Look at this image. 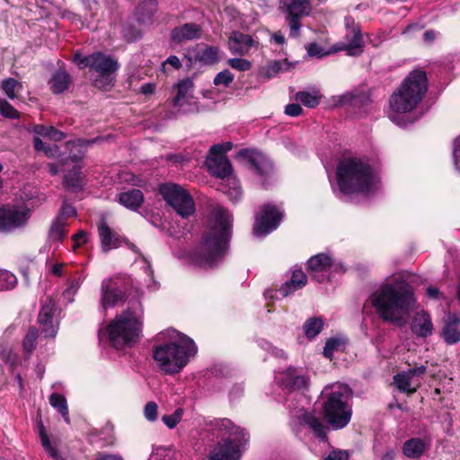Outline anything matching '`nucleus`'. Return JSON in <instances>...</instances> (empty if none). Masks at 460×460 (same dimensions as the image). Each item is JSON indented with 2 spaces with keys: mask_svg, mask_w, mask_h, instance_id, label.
<instances>
[{
  "mask_svg": "<svg viewBox=\"0 0 460 460\" xmlns=\"http://www.w3.org/2000/svg\"><path fill=\"white\" fill-rule=\"evenodd\" d=\"M164 201L182 218H189L195 213V201L190 193L176 183H164L159 188Z\"/></svg>",
  "mask_w": 460,
  "mask_h": 460,
  "instance_id": "1a4fd4ad",
  "label": "nucleus"
},
{
  "mask_svg": "<svg viewBox=\"0 0 460 460\" xmlns=\"http://www.w3.org/2000/svg\"><path fill=\"white\" fill-rule=\"evenodd\" d=\"M71 83V78L66 70H58L49 81L50 88L54 93H61L66 91Z\"/></svg>",
  "mask_w": 460,
  "mask_h": 460,
  "instance_id": "473e14b6",
  "label": "nucleus"
},
{
  "mask_svg": "<svg viewBox=\"0 0 460 460\" xmlns=\"http://www.w3.org/2000/svg\"><path fill=\"white\" fill-rule=\"evenodd\" d=\"M141 331L140 314L129 308L118 315L108 326L111 343L117 349L136 343Z\"/></svg>",
  "mask_w": 460,
  "mask_h": 460,
  "instance_id": "0eeeda50",
  "label": "nucleus"
},
{
  "mask_svg": "<svg viewBox=\"0 0 460 460\" xmlns=\"http://www.w3.org/2000/svg\"><path fill=\"white\" fill-rule=\"evenodd\" d=\"M281 385L288 390H299L305 387L308 378L295 368H288L280 379Z\"/></svg>",
  "mask_w": 460,
  "mask_h": 460,
  "instance_id": "aec40b11",
  "label": "nucleus"
},
{
  "mask_svg": "<svg viewBox=\"0 0 460 460\" xmlns=\"http://www.w3.org/2000/svg\"><path fill=\"white\" fill-rule=\"evenodd\" d=\"M189 59L200 62L204 65H213L221 59L217 48L199 44L188 51Z\"/></svg>",
  "mask_w": 460,
  "mask_h": 460,
  "instance_id": "dca6fc26",
  "label": "nucleus"
},
{
  "mask_svg": "<svg viewBox=\"0 0 460 460\" xmlns=\"http://www.w3.org/2000/svg\"><path fill=\"white\" fill-rule=\"evenodd\" d=\"M303 15L287 14V21L290 27L291 37H296L298 35L301 27L300 18Z\"/></svg>",
  "mask_w": 460,
  "mask_h": 460,
  "instance_id": "09e8293b",
  "label": "nucleus"
},
{
  "mask_svg": "<svg viewBox=\"0 0 460 460\" xmlns=\"http://www.w3.org/2000/svg\"><path fill=\"white\" fill-rule=\"evenodd\" d=\"M67 222L56 218L49 229V238L53 241H61L66 235Z\"/></svg>",
  "mask_w": 460,
  "mask_h": 460,
  "instance_id": "79ce46f5",
  "label": "nucleus"
},
{
  "mask_svg": "<svg viewBox=\"0 0 460 460\" xmlns=\"http://www.w3.org/2000/svg\"><path fill=\"white\" fill-rule=\"evenodd\" d=\"M183 413L184 410L182 408H177L172 414L164 415L162 421L168 429H172L181 422Z\"/></svg>",
  "mask_w": 460,
  "mask_h": 460,
  "instance_id": "c03bdc74",
  "label": "nucleus"
},
{
  "mask_svg": "<svg viewBox=\"0 0 460 460\" xmlns=\"http://www.w3.org/2000/svg\"><path fill=\"white\" fill-rule=\"evenodd\" d=\"M236 157L246 160L261 176H266L271 171L272 166L270 160L260 152L243 149L238 152Z\"/></svg>",
  "mask_w": 460,
  "mask_h": 460,
  "instance_id": "2eb2a0df",
  "label": "nucleus"
},
{
  "mask_svg": "<svg viewBox=\"0 0 460 460\" xmlns=\"http://www.w3.org/2000/svg\"><path fill=\"white\" fill-rule=\"evenodd\" d=\"M322 95L318 91L314 93L301 91L296 94V100L308 108H315L319 104Z\"/></svg>",
  "mask_w": 460,
  "mask_h": 460,
  "instance_id": "58836bf2",
  "label": "nucleus"
},
{
  "mask_svg": "<svg viewBox=\"0 0 460 460\" xmlns=\"http://www.w3.org/2000/svg\"><path fill=\"white\" fill-rule=\"evenodd\" d=\"M170 65L174 69H180L181 67V62L176 56H170L167 58L165 61L162 64V70L165 73L166 72V66Z\"/></svg>",
  "mask_w": 460,
  "mask_h": 460,
  "instance_id": "13d9d810",
  "label": "nucleus"
},
{
  "mask_svg": "<svg viewBox=\"0 0 460 460\" xmlns=\"http://www.w3.org/2000/svg\"><path fill=\"white\" fill-rule=\"evenodd\" d=\"M282 212L274 205L261 206L255 215L253 234L257 236H265L274 231L282 219Z\"/></svg>",
  "mask_w": 460,
  "mask_h": 460,
  "instance_id": "f8f14e48",
  "label": "nucleus"
},
{
  "mask_svg": "<svg viewBox=\"0 0 460 460\" xmlns=\"http://www.w3.org/2000/svg\"><path fill=\"white\" fill-rule=\"evenodd\" d=\"M229 150L230 142L217 144L209 148L205 164L212 175L222 179L229 175L230 164L227 158Z\"/></svg>",
  "mask_w": 460,
  "mask_h": 460,
  "instance_id": "9b49d317",
  "label": "nucleus"
},
{
  "mask_svg": "<svg viewBox=\"0 0 460 460\" xmlns=\"http://www.w3.org/2000/svg\"><path fill=\"white\" fill-rule=\"evenodd\" d=\"M248 441L247 434L240 427L232 426V460H239Z\"/></svg>",
  "mask_w": 460,
  "mask_h": 460,
  "instance_id": "b1692460",
  "label": "nucleus"
},
{
  "mask_svg": "<svg viewBox=\"0 0 460 460\" xmlns=\"http://www.w3.org/2000/svg\"><path fill=\"white\" fill-rule=\"evenodd\" d=\"M208 460H230V447L226 444L215 450Z\"/></svg>",
  "mask_w": 460,
  "mask_h": 460,
  "instance_id": "603ef678",
  "label": "nucleus"
},
{
  "mask_svg": "<svg viewBox=\"0 0 460 460\" xmlns=\"http://www.w3.org/2000/svg\"><path fill=\"white\" fill-rule=\"evenodd\" d=\"M176 334V340L156 346L154 349L153 357L159 368L165 374L180 373L188 364L190 357L197 353L194 341L189 337Z\"/></svg>",
  "mask_w": 460,
  "mask_h": 460,
  "instance_id": "7ed1b4c3",
  "label": "nucleus"
},
{
  "mask_svg": "<svg viewBox=\"0 0 460 460\" xmlns=\"http://www.w3.org/2000/svg\"><path fill=\"white\" fill-rule=\"evenodd\" d=\"M394 384L396 388L407 394H414L420 385L418 379H413L407 371H402L394 376Z\"/></svg>",
  "mask_w": 460,
  "mask_h": 460,
  "instance_id": "5701e85b",
  "label": "nucleus"
},
{
  "mask_svg": "<svg viewBox=\"0 0 460 460\" xmlns=\"http://www.w3.org/2000/svg\"><path fill=\"white\" fill-rule=\"evenodd\" d=\"M32 132L37 135L53 141H60L65 138V134L54 127H46L44 125H34Z\"/></svg>",
  "mask_w": 460,
  "mask_h": 460,
  "instance_id": "c9c22d12",
  "label": "nucleus"
},
{
  "mask_svg": "<svg viewBox=\"0 0 460 460\" xmlns=\"http://www.w3.org/2000/svg\"><path fill=\"white\" fill-rule=\"evenodd\" d=\"M75 62L79 68L90 67L99 74V77L94 80V85L98 88H105L111 83V74L119 68V64L111 57L101 52H95L84 57L76 53L74 57Z\"/></svg>",
  "mask_w": 460,
  "mask_h": 460,
  "instance_id": "6e6552de",
  "label": "nucleus"
},
{
  "mask_svg": "<svg viewBox=\"0 0 460 460\" xmlns=\"http://www.w3.org/2000/svg\"><path fill=\"white\" fill-rule=\"evenodd\" d=\"M75 216H76L75 208L72 205H70L66 202H64L57 218L61 219V221L67 222L68 218L75 217Z\"/></svg>",
  "mask_w": 460,
  "mask_h": 460,
  "instance_id": "3c124183",
  "label": "nucleus"
},
{
  "mask_svg": "<svg viewBox=\"0 0 460 460\" xmlns=\"http://www.w3.org/2000/svg\"><path fill=\"white\" fill-rule=\"evenodd\" d=\"M128 285L124 279L115 277L102 282L100 304L103 310L122 305L127 299Z\"/></svg>",
  "mask_w": 460,
  "mask_h": 460,
  "instance_id": "9d476101",
  "label": "nucleus"
},
{
  "mask_svg": "<svg viewBox=\"0 0 460 460\" xmlns=\"http://www.w3.org/2000/svg\"><path fill=\"white\" fill-rule=\"evenodd\" d=\"M214 84L217 86L224 85L225 87H227L230 84V72L226 69L218 73L214 78Z\"/></svg>",
  "mask_w": 460,
  "mask_h": 460,
  "instance_id": "5fc2aeb1",
  "label": "nucleus"
},
{
  "mask_svg": "<svg viewBox=\"0 0 460 460\" xmlns=\"http://www.w3.org/2000/svg\"><path fill=\"white\" fill-rule=\"evenodd\" d=\"M307 282L306 275L301 270L293 271L291 279L287 281L279 289L283 296L290 295L292 292L302 288Z\"/></svg>",
  "mask_w": 460,
  "mask_h": 460,
  "instance_id": "c756f323",
  "label": "nucleus"
},
{
  "mask_svg": "<svg viewBox=\"0 0 460 460\" xmlns=\"http://www.w3.org/2000/svg\"><path fill=\"white\" fill-rule=\"evenodd\" d=\"M454 157L455 164L457 170L460 171V137L455 141Z\"/></svg>",
  "mask_w": 460,
  "mask_h": 460,
  "instance_id": "e2e57ef3",
  "label": "nucleus"
},
{
  "mask_svg": "<svg viewBox=\"0 0 460 460\" xmlns=\"http://www.w3.org/2000/svg\"><path fill=\"white\" fill-rule=\"evenodd\" d=\"M1 89L9 99L14 100L22 90V84L14 78L8 77L1 81Z\"/></svg>",
  "mask_w": 460,
  "mask_h": 460,
  "instance_id": "f704fd0d",
  "label": "nucleus"
},
{
  "mask_svg": "<svg viewBox=\"0 0 460 460\" xmlns=\"http://www.w3.org/2000/svg\"><path fill=\"white\" fill-rule=\"evenodd\" d=\"M304 422L314 432V434L323 439L326 437V428L322 420L313 414L304 415Z\"/></svg>",
  "mask_w": 460,
  "mask_h": 460,
  "instance_id": "e433bc0d",
  "label": "nucleus"
},
{
  "mask_svg": "<svg viewBox=\"0 0 460 460\" xmlns=\"http://www.w3.org/2000/svg\"><path fill=\"white\" fill-rule=\"evenodd\" d=\"M73 239L75 243V246L82 245L86 242V234L84 231H81L78 234H75Z\"/></svg>",
  "mask_w": 460,
  "mask_h": 460,
  "instance_id": "338daca9",
  "label": "nucleus"
},
{
  "mask_svg": "<svg viewBox=\"0 0 460 460\" xmlns=\"http://www.w3.org/2000/svg\"><path fill=\"white\" fill-rule=\"evenodd\" d=\"M280 9L287 14L308 15L311 12L309 0H281Z\"/></svg>",
  "mask_w": 460,
  "mask_h": 460,
  "instance_id": "393cba45",
  "label": "nucleus"
},
{
  "mask_svg": "<svg viewBox=\"0 0 460 460\" xmlns=\"http://www.w3.org/2000/svg\"><path fill=\"white\" fill-rule=\"evenodd\" d=\"M349 454L342 450H332L323 460H348Z\"/></svg>",
  "mask_w": 460,
  "mask_h": 460,
  "instance_id": "680f3d73",
  "label": "nucleus"
},
{
  "mask_svg": "<svg viewBox=\"0 0 460 460\" xmlns=\"http://www.w3.org/2000/svg\"><path fill=\"white\" fill-rule=\"evenodd\" d=\"M201 28L196 23H185L172 31V40L174 42L181 43L186 40H192L200 38Z\"/></svg>",
  "mask_w": 460,
  "mask_h": 460,
  "instance_id": "6ab92c4d",
  "label": "nucleus"
},
{
  "mask_svg": "<svg viewBox=\"0 0 460 460\" xmlns=\"http://www.w3.org/2000/svg\"><path fill=\"white\" fill-rule=\"evenodd\" d=\"M342 345L341 340L330 339L326 341L323 348V355L329 359H332L333 352L337 350Z\"/></svg>",
  "mask_w": 460,
  "mask_h": 460,
  "instance_id": "8fccbe9b",
  "label": "nucleus"
},
{
  "mask_svg": "<svg viewBox=\"0 0 460 460\" xmlns=\"http://www.w3.org/2000/svg\"><path fill=\"white\" fill-rule=\"evenodd\" d=\"M119 202L131 210H137L144 201V195L141 190L134 189L121 192L118 195Z\"/></svg>",
  "mask_w": 460,
  "mask_h": 460,
  "instance_id": "c85d7f7f",
  "label": "nucleus"
},
{
  "mask_svg": "<svg viewBox=\"0 0 460 460\" xmlns=\"http://www.w3.org/2000/svg\"><path fill=\"white\" fill-rule=\"evenodd\" d=\"M0 114L7 119H18L19 111L6 100L0 98Z\"/></svg>",
  "mask_w": 460,
  "mask_h": 460,
  "instance_id": "49530a36",
  "label": "nucleus"
},
{
  "mask_svg": "<svg viewBox=\"0 0 460 460\" xmlns=\"http://www.w3.org/2000/svg\"><path fill=\"white\" fill-rule=\"evenodd\" d=\"M30 217V210L20 207L0 208V232H10L24 226Z\"/></svg>",
  "mask_w": 460,
  "mask_h": 460,
  "instance_id": "ddd939ff",
  "label": "nucleus"
},
{
  "mask_svg": "<svg viewBox=\"0 0 460 460\" xmlns=\"http://www.w3.org/2000/svg\"><path fill=\"white\" fill-rule=\"evenodd\" d=\"M323 322L321 318H310L304 324V330L306 337L314 338L323 329Z\"/></svg>",
  "mask_w": 460,
  "mask_h": 460,
  "instance_id": "a19ab883",
  "label": "nucleus"
},
{
  "mask_svg": "<svg viewBox=\"0 0 460 460\" xmlns=\"http://www.w3.org/2000/svg\"><path fill=\"white\" fill-rule=\"evenodd\" d=\"M331 266L332 259L323 253L311 257L307 262L308 270L319 282H323L327 278V272Z\"/></svg>",
  "mask_w": 460,
  "mask_h": 460,
  "instance_id": "f3484780",
  "label": "nucleus"
},
{
  "mask_svg": "<svg viewBox=\"0 0 460 460\" xmlns=\"http://www.w3.org/2000/svg\"><path fill=\"white\" fill-rule=\"evenodd\" d=\"M459 324L460 318L456 315L449 314L447 316L441 332V336L447 344L452 345L460 341Z\"/></svg>",
  "mask_w": 460,
  "mask_h": 460,
  "instance_id": "412c9836",
  "label": "nucleus"
},
{
  "mask_svg": "<svg viewBox=\"0 0 460 460\" xmlns=\"http://www.w3.org/2000/svg\"><path fill=\"white\" fill-rule=\"evenodd\" d=\"M426 91V73L421 70L412 71L398 91L392 94L390 98L391 109L397 113L411 112L422 100Z\"/></svg>",
  "mask_w": 460,
  "mask_h": 460,
  "instance_id": "423d86ee",
  "label": "nucleus"
},
{
  "mask_svg": "<svg viewBox=\"0 0 460 460\" xmlns=\"http://www.w3.org/2000/svg\"><path fill=\"white\" fill-rule=\"evenodd\" d=\"M158 406L155 402H148L144 408L145 418L149 421H155L157 419Z\"/></svg>",
  "mask_w": 460,
  "mask_h": 460,
  "instance_id": "864d4df0",
  "label": "nucleus"
},
{
  "mask_svg": "<svg viewBox=\"0 0 460 460\" xmlns=\"http://www.w3.org/2000/svg\"><path fill=\"white\" fill-rule=\"evenodd\" d=\"M429 448V444L419 438H411L404 442L402 452L409 458H420Z\"/></svg>",
  "mask_w": 460,
  "mask_h": 460,
  "instance_id": "cd10ccee",
  "label": "nucleus"
},
{
  "mask_svg": "<svg viewBox=\"0 0 460 460\" xmlns=\"http://www.w3.org/2000/svg\"><path fill=\"white\" fill-rule=\"evenodd\" d=\"M288 69V64L287 60L277 61L272 60L268 62L261 70V73L267 78H271L276 76L279 73L287 71Z\"/></svg>",
  "mask_w": 460,
  "mask_h": 460,
  "instance_id": "4c0bfd02",
  "label": "nucleus"
},
{
  "mask_svg": "<svg viewBox=\"0 0 460 460\" xmlns=\"http://www.w3.org/2000/svg\"><path fill=\"white\" fill-rule=\"evenodd\" d=\"M232 68L238 71H248L252 68V63L244 58H232Z\"/></svg>",
  "mask_w": 460,
  "mask_h": 460,
  "instance_id": "6e6d98bb",
  "label": "nucleus"
},
{
  "mask_svg": "<svg viewBox=\"0 0 460 460\" xmlns=\"http://www.w3.org/2000/svg\"><path fill=\"white\" fill-rule=\"evenodd\" d=\"M38 338V331L35 327L30 328L24 340H23V349L28 355H31L36 347V341Z\"/></svg>",
  "mask_w": 460,
  "mask_h": 460,
  "instance_id": "a18cd8bd",
  "label": "nucleus"
},
{
  "mask_svg": "<svg viewBox=\"0 0 460 460\" xmlns=\"http://www.w3.org/2000/svg\"><path fill=\"white\" fill-rule=\"evenodd\" d=\"M17 284V278L10 271L0 270V291L13 288Z\"/></svg>",
  "mask_w": 460,
  "mask_h": 460,
  "instance_id": "37998d69",
  "label": "nucleus"
},
{
  "mask_svg": "<svg viewBox=\"0 0 460 460\" xmlns=\"http://www.w3.org/2000/svg\"><path fill=\"white\" fill-rule=\"evenodd\" d=\"M303 111L302 107L297 103L288 104L285 108V113L291 117H297Z\"/></svg>",
  "mask_w": 460,
  "mask_h": 460,
  "instance_id": "bf43d9fd",
  "label": "nucleus"
},
{
  "mask_svg": "<svg viewBox=\"0 0 460 460\" xmlns=\"http://www.w3.org/2000/svg\"><path fill=\"white\" fill-rule=\"evenodd\" d=\"M98 233L102 243V248L104 252L119 247L124 239L116 232L111 230L104 220L100 221L98 224Z\"/></svg>",
  "mask_w": 460,
  "mask_h": 460,
  "instance_id": "a211bd4d",
  "label": "nucleus"
},
{
  "mask_svg": "<svg viewBox=\"0 0 460 460\" xmlns=\"http://www.w3.org/2000/svg\"><path fill=\"white\" fill-rule=\"evenodd\" d=\"M426 372V367L420 366L417 367L410 368L407 370V373L413 378L417 379V377L421 376Z\"/></svg>",
  "mask_w": 460,
  "mask_h": 460,
  "instance_id": "0e129e2a",
  "label": "nucleus"
},
{
  "mask_svg": "<svg viewBox=\"0 0 460 460\" xmlns=\"http://www.w3.org/2000/svg\"><path fill=\"white\" fill-rule=\"evenodd\" d=\"M155 85L152 83L145 84L141 86V93L147 95L155 92Z\"/></svg>",
  "mask_w": 460,
  "mask_h": 460,
  "instance_id": "774afa93",
  "label": "nucleus"
},
{
  "mask_svg": "<svg viewBox=\"0 0 460 460\" xmlns=\"http://www.w3.org/2000/svg\"><path fill=\"white\" fill-rule=\"evenodd\" d=\"M171 450L169 447H156L153 451L148 460H170Z\"/></svg>",
  "mask_w": 460,
  "mask_h": 460,
  "instance_id": "de8ad7c7",
  "label": "nucleus"
},
{
  "mask_svg": "<svg viewBox=\"0 0 460 460\" xmlns=\"http://www.w3.org/2000/svg\"><path fill=\"white\" fill-rule=\"evenodd\" d=\"M307 52L311 57H323L327 55L323 51V48L317 43H311L307 47Z\"/></svg>",
  "mask_w": 460,
  "mask_h": 460,
  "instance_id": "052dcab7",
  "label": "nucleus"
},
{
  "mask_svg": "<svg viewBox=\"0 0 460 460\" xmlns=\"http://www.w3.org/2000/svg\"><path fill=\"white\" fill-rule=\"evenodd\" d=\"M229 237L227 210L216 207L206 217L201 240L190 256L191 262L200 268L216 266L226 253Z\"/></svg>",
  "mask_w": 460,
  "mask_h": 460,
  "instance_id": "f03ea898",
  "label": "nucleus"
},
{
  "mask_svg": "<svg viewBox=\"0 0 460 460\" xmlns=\"http://www.w3.org/2000/svg\"><path fill=\"white\" fill-rule=\"evenodd\" d=\"M322 394L325 397L323 409L327 422L334 429L346 427L352 414L349 405V400L352 394L351 389L347 385L336 383L325 386Z\"/></svg>",
  "mask_w": 460,
  "mask_h": 460,
  "instance_id": "39448f33",
  "label": "nucleus"
},
{
  "mask_svg": "<svg viewBox=\"0 0 460 460\" xmlns=\"http://www.w3.org/2000/svg\"><path fill=\"white\" fill-rule=\"evenodd\" d=\"M370 301L380 318L398 326L407 323L415 305L412 288L404 274L392 276L372 294Z\"/></svg>",
  "mask_w": 460,
  "mask_h": 460,
  "instance_id": "f257e3e1",
  "label": "nucleus"
},
{
  "mask_svg": "<svg viewBox=\"0 0 460 460\" xmlns=\"http://www.w3.org/2000/svg\"><path fill=\"white\" fill-rule=\"evenodd\" d=\"M253 44L252 37L241 32L232 33V52L243 55L249 51Z\"/></svg>",
  "mask_w": 460,
  "mask_h": 460,
  "instance_id": "2f4dec72",
  "label": "nucleus"
},
{
  "mask_svg": "<svg viewBox=\"0 0 460 460\" xmlns=\"http://www.w3.org/2000/svg\"><path fill=\"white\" fill-rule=\"evenodd\" d=\"M81 168V165L75 164L73 166L72 170L65 175L63 184L68 190L76 192L84 187V179Z\"/></svg>",
  "mask_w": 460,
  "mask_h": 460,
  "instance_id": "bb28decb",
  "label": "nucleus"
},
{
  "mask_svg": "<svg viewBox=\"0 0 460 460\" xmlns=\"http://www.w3.org/2000/svg\"><path fill=\"white\" fill-rule=\"evenodd\" d=\"M39 435L40 438L42 447L52 459L65 460L60 452L58 451V449L57 448L56 444H53L49 438L48 437L42 423H40L39 427Z\"/></svg>",
  "mask_w": 460,
  "mask_h": 460,
  "instance_id": "72a5a7b5",
  "label": "nucleus"
},
{
  "mask_svg": "<svg viewBox=\"0 0 460 460\" xmlns=\"http://www.w3.org/2000/svg\"><path fill=\"white\" fill-rule=\"evenodd\" d=\"M193 81L191 78H184L176 85V95L172 100L174 107H181L188 102V100L192 95Z\"/></svg>",
  "mask_w": 460,
  "mask_h": 460,
  "instance_id": "a878e982",
  "label": "nucleus"
},
{
  "mask_svg": "<svg viewBox=\"0 0 460 460\" xmlns=\"http://www.w3.org/2000/svg\"><path fill=\"white\" fill-rule=\"evenodd\" d=\"M243 197V190L239 181L232 174V203L240 200Z\"/></svg>",
  "mask_w": 460,
  "mask_h": 460,
  "instance_id": "4d7b16f0",
  "label": "nucleus"
},
{
  "mask_svg": "<svg viewBox=\"0 0 460 460\" xmlns=\"http://www.w3.org/2000/svg\"><path fill=\"white\" fill-rule=\"evenodd\" d=\"M337 181L341 192L367 193L375 185L370 165L358 158H345L337 167Z\"/></svg>",
  "mask_w": 460,
  "mask_h": 460,
  "instance_id": "20e7f679",
  "label": "nucleus"
},
{
  "mask_svg": "<svg viewBox=\"0 0 460 460\" xmlns=\"http://www.w3.org/2000/svg\"><path fill=\"white\" fill-rule=\"evenodd\" d=\"M353 37L349 42L342 44L336 50H345L349 56H358L363 51V39L358 28H353Z\"/></svg>",
  "mask_w": 460,
  "mask_h": 460,
  "instance_id": "7c9ffc66",
  "label": "nucleus"
},
{
  "mask_svg": "<svg viewBox=\"0 0 460 460\" xmlns=\"http://www.w3.org/2000/svg\"><path fill=\"white\" fill-rule=\"evenodd\" d=\"M411 330L419 337L430 336L433 331L430 316L423 311L417 313L412 319Z\"/></svg>",
  "mask_w": 460,
  "mask_h": 460,
  "instance_id": "4be33fe9",
  "label": "nucleus"
},
{
  "mask_svg": "<svg viewBox=\"0 0 460 460\" xmlns=\"http://www.w3.org/2000/svg\"><path fill=\"white\" fill-rule=\"evenodd\" d=\"M49 403L53 408L57 409L60 412L66 422H69L68 408L65 396L60 394L54 393L49 396Z\"/></svg>",
  "mask_w": 460,
  "mask_h": 460,
  "instance_id": "ea45409f",
  "label": "nucleus"
},
{
  "mask_svg": "<svg viewBox=\"0 0 460 460\" xmlns=\"http://www.w3.org/2000/svg\"><path fill=\"white\" fill-rule=\"evenodd\" d=\"M56 306L52 299H49L41 307L38 323L46 337H55L58 332V321L55 319Z\"/></svg>",
  "mask_w": 460,
  "mask_h": 460,
  "instance_id": "4468645a",
  "label": "nucleus"
},
{
  "mask_svg": "<svg viewBox=\"0 0 460 460\" xmlns=\"http://www.w3.org/2000/svg\"><path fill=\"white\" fill-rule=\"evenodd\" d=\"M44 154L50 158L55 157L58 154V147L57 145L47 146Z\"/></svg>",
  "mask_w": 460,
  "mask_h": 460,
  "instance_id": "69168bd1",
  "label": "nucleus"
}]
</instances>
